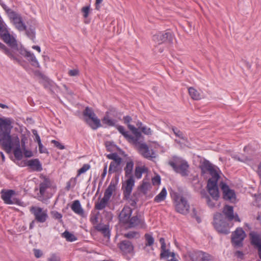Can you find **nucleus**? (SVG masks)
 I'll use <instances>...</instances> for the list:
<instances>
[{
    "instance_id": "1",
    "label": "nucleus",
    "mask_w": 261,
    "mask_h": 261,
    "mask_svg": "<svg viewBox=\"0 0 261 261\" xmlns=\"http://www.w3.org/2000/svg\"><path fill=\"white\" fill-rule=\"evenodd\" d=\"M0 144L3 149L7 153H10L13 148L14 156L17 160L22 158V152L20 145V140L18 136L16 134L11 135L10 134L6 133L0 134Z\"/></svg>"
},
{
    "instance_id": "2",
    "label": "nucleus",
    "mask_w": 261,
    "mask_h": 261,
    "mask_svg": "<svg viewBox=\"0 0 261 261\" xmlns=\"http://www.w3.org/2000/svg\"><path fill=\"white\" fill-rule=\"evenodd\" d=\"M169 165L173 168L176 172L180 174L182 176H186L189 175V166L186 161L174 156L172 160L169 161Z\"/></svg>"
},
{
    "instance_id": "3",
    "label": "nucleus",
    "mask_w": 261,
    "mask_h": 261,
    "mask_svg": "<svg viewBox=\"0 0 261 261\" xmlns=\"http://www.w3.org/2000/svg\"><path fill=\"white\" fill-rule=\"evenodd\" d=\"M214 226L218 232L226 234L230 232L229 224L226 222L223 215L221 213H217L214 217Z\"/></svg>"
},
{
    "instance_id": "4",
    "label": "nucleus",
    "mask_w": 261,
    "mask_h": 261,
    "mask_svg": "<svg viewBox=\"0 0 261 261\" xmlns=\"http://www.w3.org/2000/svg\"><path fill=\"white\" fill-rule=\"evenodd\" d=\"M108 159L113 160L110 165L109 174L121 172L122 168V159L117 153H113L107 155Z\"/></svg>"
},
{
    "instance_id": "5",
    "label": "nucleus",
    "mask_w": 261,
    "mask_h": 261,
    "mask_svg": "<svg viewBox=\"0 0 261 261\" xmlns=\"http://www.w3.org/2000/svg\"><path fill=\"white\" fill-rule=\"evenodd\" d=\"M84 116L88 117L86 122L93 129H96L101 126L100 120L96 117L92 109L86 107L83 112Z\"/></svg>"
},
{
    "instance_id": "6",
    "label": "nucleus",
    "mask_w": 261,
    "mask_h": 261,
    "mask_svg": "<svg viewBox=\"0 0 261 261\" xmlns=\"http://www.w3.org/2000/svg\"><path fill=\"white\" fill-rule=\"evenodd\" d=\"M174 204L176 211L182 214L188 213L190 205L187 200L182 196L175 194L174 197Z\"/></svg>"
},
{
    "instance_id": "7",
    "label": "nucleus",
    "mask_w": 261,
    "mask_h": 261,
    "mask_svg": "<svg viewBox=\"0 0 261 261\" xmlns=\"http://www.w3.org/2000/svg\"><path fill=\"white\" fill-rule=\"evenodd\" d=\"M200 168L202 174L209 173L212 176L211 178H220V175L217 170V167L207 160H204L200 163Z\"/></svg>"
},
{
    "instance_id": "8",
    "label": "nucleus",
    "mask_w": 261,
    "mask_h": 261,
    "mask_svg": "<svg viewBox=\"0 0 261 261\" xmlns=\"http://www.w3.org/2000/svg\"><path fill=\"white\" fill-rule=\"evenodd\" d=\"M30 211L38 222L44 223L48 217L47 210H43L40 207L32 206L30 207Z\"/></svg>"
},
{
    "instance_id": "9",
    "label": "nucleus",
    "mask_w": 261,
    "mask_h": 261,
    "mask_svg": "<svg viewBox=\"0 0 261 261\" xmlns=\"http://www.w3.org/2000/svg\"><path fill=\"white\" fill-rule=\"evenodd\" d=\"M40 178L42 180L39 184V193L38 194V199L43 201L46 194L47 190L51 186V181L48 177L41 175Z\"/></svg>"
},
{
    "instance_id": "10",
    "label": "nucleus",
    "mask_w": 261,
    "mask_h": 261,
    "mask_svg": "<svg viewBox=\"0 0 261 261\" xmlns=\"http://www.w3.org/2000/svg\"><path fill=\"white\" fill-rule=\"evenodd\" d=\"M219 178H210L207 181V188L209 194L216 202L218 200L220 195L217 186Z\"/></svg>"
},
{
    "instance_id": "11",
    "label": "nucleus",
    "mask_w": 261,
    "mask_h": 261,
    "mask_svg": "<svg viewBox=\"0 0 261 261\" xmlns=\"http://www.w3.org/2000/svg\"><path fill=\"white\" fill-rule=\"evenodd\" d=\"M135 146L140 153L144 158L150 159L156 157L155 152L152 149H150L146 144L138 141Z\"/></svg>"
},
{
    "instance_id": "12",
    "label": "nucleus",
    "mask_w": 261,
    "mask_h": 261,
    "mask_svg": "<svg viewBox=\"0 0 261 261\" xmlns=\"http://www.w3.org/2000/svg\"><path fill=\"white\" fill-rule=\"evenodd\" d=\"M128 128L132 132L135 137L133 136L128 131L126 130L122 135L128 141L135 145L141 137V134L134 125L128 124Z\"/></svg>"
},
{
    "instance_id": "13",
    "label": "nucleus",
    "mask_w": 261,
    "mask_h": 261,
    "mask_svg": "<svg viewBox=\"0 0 261 261\" xmlns=\"http://www.w3.org/2000/svg\"><path fill=\"white\" fill-rule=\"evenodd\" d=\"M173 39V35L170 32H160L152 37L153 41L158 44H161L166 41L172 43Z\"/></svg>"
},
{
    "instance_id": "14",
    "label": "nucleus",
    "mask_w": 261,
    "mask_h": 261,
    "mask_svg": "<svg viewBox=\"0 0 261 261\" xmlns=\"http://www.w3.org/2000/svg\"><path fill=\"white\" fill-rule=\"evenodd\" d=\"M188 254L191 261H213L211 255L202 251L190 252Z\"/></svg>"
},
{
    "instance_id": "15",
    "label": "nucleus",
    "mask_w": 261,
    "mask_h": 261,
    "mask_svg": "<svg viewBox=\"0 0 261 261\" xmlns=\"http://www.w3.org/2000/svg\"><path fill=\"white\" fill-rule=\"evenodd\" d=\"M246 237L244 231L240 228H237L232 234L231 241L235 247L242 246V242Z\"/></svg>"
},
{
    "instance_id": "16",
    "label": "nucleus",
    "mask_w": 261,
    "mask_h": 261,
    "mask_svg": "<svg viewBox=\"0 0 261 261\" xmlns=\"http://www.w3.org/2000/svg\"><path fill=\"white\" fill-rule=\"evenodd\" d=\"M1 198L4 202L8 204H19L20 201L16 198L12 199V196L14 195L15 191L12 190H3L1 192Z\"/></svg>"
},
{
    "instance_id": "17",
    "label": "nucleus",
    "mask_w": 261,
    "mask_h": 261,
    "mask_svg": "<svg viewBox=\"0 0 261 261\" xmlns=\"http://www.w3.org/2000/svg\"><path fill=\"white\" fill-rule=\"evenodd\" d=\"M117 113L115 109H110L107 112L102 119V123L109 126H116L117 121L112 118V117H116Z\"/></svg>"
},
{
    "instance_id": "18",
    "label": "nucleus",
    "mask_w": 261,
    "mask_h": 261,
    "mask_svg": "<svg viewBox=\"0 0 261 261\" xmlns=\"http://www.w3.org/2000/svg\"><path fill=\"white\" fill-rule=\"evenodd\" d=\"M220 187L223 191V198L225 200H229L231 202L235 201L236 194L233 190H231L229 187L223 182H221Z\"/></svg>"
},
{
    "instance_id": "19",
    "label": "nucleus",
    "mask_w": 261,
    "mask_h": 261,
    "mask_svg": "<svg viewBox=\"0 0 261 261\" xmlns=\"http://www.w3.org/2000/svg\"><path fill=\"white\" fill-rule=\"evenodd\" d=\"M12 121L10 118H0V134L6 133L10 134L11 129L12 128L11 124Z\"/></svg>"
},
{
    "instance_id": "20",
    "label": "nucleus",
    "mask_w": 261,
    "mask_h": 261,
    "mask_svg": "<svg viewBox=\"0 0 261 261\" xmlns=\"http://www.w3.org/2000/svg\"><path fill=\"white\" fill-rule=\"evenodd\" d=\"M132 213V208L128 206H125L119 214L120 221L124 224L127 223L130 218Z\"/></svg>"
},
{
    "instance_id": "21",
    "label": "nucleus",
    "mask_w": 261,
    "mask_h": 261,
    "mask_svg": "<svg viewBox=\"0 0 261 261\" xmlns=\"http://www.w3.org/2000/svg\"><path fill=\"white\" fill-rule=\"evenodd\" d=\"M251 243L258 250V255L261 259V236L254 232L250 233Z\"/></svg>"
},
{
    "instance_id": "22",
    "label": "nucleus",
    "mask_w": 261,
    "mask_h": 261,
    "mask_svg": "<svg viewBox=\"0 0 261 261\" xmlns=\"http://www.w3.org/2000/svg\"><path fill=\"white\" fill-rule=\"evenodd\" d=\"M135 180L132 176H130L129 178L126 180L125 184L124 185V189L123 194L124 197L127 199L129 197L130 194L132 191L133 188L134 186Z\"/></svg>"
},
{
    "instance_id": "23",
    "label": "nucleus",
    "mask_w": 261,
    "mask_h": 261,
    "mask_svg": "<svg viewBox=\"0 0 261 261\" xmlns=\"http://www.w3.org/2000/svg\"><path fill=\"white\" fill-rule=\"evenodd\" d=\"M0 35L4 41L7 44L10 46L16 45V43L14 38L10 35L7 29L3 33H0Z\"/></svg>"
},
{
    "instance_id": "24",
    "label": "nucleus",
    "mask_w": 261,
    "mask_h": 261,
    "mask_svg": "<svg viewBox=\"0 0 261 261\" xmlns=\"http://www.w3.org/2000/svg\"><path fill=\"white\" fill-rule=\"evenodd\" d=\"M223 213L228 219V220H232L234 219L236 221H240V220L237 215L235 216H234L232 206L225 205V206L223 208Z\"/></svg>"
},
{
    "instance_id": "25",
    "label": "nucleus",
    "mask_w": 261,
    "mask_h": 261,
    "mask_svg": "<svg viewBox=\"0 0 261 261\" xmlns=\"http://www.w3.org/2000/svg\"><path fill=\"white\" fill-rule=\"evenodd\" d=\"M21 54L30 61L32 65L36 67H40L39 63L33 53L28 50H23L21 51Z\"/></svg>"
},
{
    "instance_id": "26",
    "label": "nucleus",
    "mask_w": 261,
    "mask_h": 261,
    "mask_svg": "<svg viewBox=\"0 0 261 261\" xmlns=\"http://www.w3.org/2000/svg\"><path fill=\"white\" fill-rule=\"evenodd\" d=\"M119 248L124 253H131L133 252L134 246L132 243L128 241H123L119 244Z\"/></svg>"
},
{
    "instance_id": "27",
    "label": "nucleus",
    "mask_w": 261,
    "mask_h": 261,
    "mask_svg": "<svg viewBox=\"0 0 261 261\" xmlns=\"http://www.w3.org/2000/svg\"><path fill=\"white\" fill-rule=\"evenodd\" d=\"M11 22L20 31L25 30L26 25L22 17H11Z\"/></svg>"
},
{
    "instance_id": "28",
    "label": "nucleus",
    "mask_w": 261,
    "mask_h": 261,
    "mask_svg": "<svg viewBox=\"0 0 261 261\" xmlns=\"http://www.w3.org/2000/svg\"><path fill=\"white\" fill-rule=\"evenodd\" d=\"M171 257L172 261H178V259L175 257V253L174 252L171 251L169 249L166 247L161 249L160 258L161 259H167Z\"/></svg>"
},
{
    "instance_id": "29",
    "label": "nucleus",
    "mask_w": 261,
    "mask_h": 261,
    "mask_svg": "<svg viewBox=\"0 0 261 261\" xmlns=\"http://www.w3.org/2000/svg\"><path fill=\"white\" fill-rule=\"evenodd\" d=\"M95 229L100 232L103 236L109 238L110 236L109 226L106 224H98L95 227Z\"/></svg>"
},
{
    "instance_id": "30",
    "label": "nucleus",
    "mask_w": 261,
    "mask_h": 261,
    "mask_svg": "<svg viewBox=\"0 0 261 261\" xmlns=\"http://www.w3.org/2000/svg\"><path fill=\"white\" fill-rule=\"evenodd\" d=\"M71 210L76 214L83 216L84 214V210L82 208L79 200H75L71 206Z\"/></svg>"
},
{
    "instance_id": "31",
    "label": "nucleus",
    "mask_w": 261,
    "mask_h": 261,
    "mask_svg": "<svg viewBox=\"0 0 261 261\" xmlns=\"http://www.w3.org/2000/svg\"><path fill=\"white\" fill-rule=\"evenodd\" d=\"M115 190L116 185L114 182H111L105 192L103 197L108 199V200H110L111 196L112 195L113 193L115 191Z\"/></svg>"
},
{
    "instance_id": "32",
    "label": "nucleus",
    "mask_w": 261,
    "mask_h": 261,
    "mask_svg": "<svg viewBox=\"0 0 261 261\" xmlns=\"http://www.w3.org/2000/svg\"><path fill=\"white\" fill-rule=\"evenodd\" d=\"M189 95L194 100H199L201 99L200 93L193 87H190L188 89Z\"/></svg>"
},
{
    "instance_id": "33",
    "label": "nucleus",
    "mask_w": 261,
    "mask_h": 261,
    "mask_svg": "<svg viewBox=\"0 0 261 261\" xmlns=\"http://www.w3.org/2000/svg\"><path fill=\"white\" fill-rule=\"evenodd\" d=\"M142 220L137 216H134L129 219L128 222L125 224L128 227H133L142 223Z\"/></svg>"
},
{
    "instance_id": "34",
    "label": "nucleus",
    "mask_w": 261,
    "mask_h": 261,
    "mask_svg": "<svg viewBox=\"0 0 261 261\" xmlns=\"http://www.w3.org/2000/svg\"><path fill=\"white\" fill-rule=\"evenodd\" d=\"M109 200L103 197L101 199L98 200L95 203V208L97 210H102L105 208L108 203Z\"/></svg>"
},
{
    "instance_id": "35",
    "label": "nucleus",
    "mask_w": 261,
    "mask_h": 261,
    "mask_svg": "<svg viewBox=\"0 0 261 261\" xmlns=\"http://www.w3.org/2000/svg\"><path fill=\"white\" fill-rule=\"evenodd\" d=\"M28 165L36 171H41L42 166L37 159L31 160L28 162Z\"/></svg>"
},
{
    "instance_id": "36",
    "label": "nucleus",
    "mask_w": 261,
    "mask_h": 261,
    "mask_svg": "<svg viewBox=\"0 0 261 261\" xmlns=\"http://www.w3.org/2000/svg\"><path fill=\"white\" fill-rule=\"evenodd\" d=\"M151 188V185L150 182L147 181H143L140 186V190L144 195H146L148 192L150 191Z\"/></svg>"
},
{
    "instance_id": "37",
    "label": "nucleus",
    "mask_w": 261,
    "mask_h": 261,
    "mask_svg": "<svg viewBox=\"0 0 261 261\" xmlns=\"http://www.w3.org/2000/svg\"><path fill=\"white\" fill-rule=\"evenodd\" d=\"M167 195V191L165 188H163L161 192L155 196L154 201L156 202H160L163 201Z\"/></svg>"
},
{
    "instance_id": "38",
    "label": "nucleus",
    "mask_w": 261,
    "mask_h": 261,
    "mask_svg": "<svg viewBox=\"0 0 261 261\" xmlns=\"http://www.w3.org/2000/svg\"><path fill=\"white\" fill-rule=\"evenodd\" d=\"M144 238L145 239V248L147 246H151L153 245L154 244V239L150 234H145Z\"/></svg>"
},
{
    "instance_id": "39",
    "label": "nucleus",
    "mask_w": 261,
    "mask_h": 261,
    "mask_svg": "<svg viewBox=\"0 0 261 261\" xmlns=\"http://www.w3.org/2000/svg\"><path fill=\"white\" fill-rule=\"evenodd\" d=\"M134 167V163L132 161L127 162L125 167L124 168V171L125 172L126 176H132V172Z\"/></svg>"
},
{
    "instance_id": "40",
    "label": "nucleus",
    "mask_w": 261,
    "mask_h": 261,
    "mask_svg": "<svg viewBox=\"0 0 261 261\" xmlns=\"http://www.w3.org/2000/svg\"><path fill=\"white\" fill-rule=\"evenodd\" d=\"M124 237L126 238L132 239L134 238H139L140 237V234L139 232L137 231H132L124 233Z\"/></svg>"
},
{
    "instance_id": "41",
    "label": "nucleus",
    "mask_w": 261,
    "mask_h": 261,
    "mask_svg": "<svg viewBox=\"0 0 261 261\" xmlns=\"http://www.w3.org/2000/svg\"><path fill=\"white\" fill-rule=\"evenodd\" d=\"M62 237L65 238L67 241L72 242L76 240L75 236L67 231H65L62 233Z\"/></svg>"
},
{
    "instance_id": "42",
    "label": "nucleus",
    "mask_w": 261,
    "mask_h": 261,
    "mask_svg": "<svg viewBox=\"0 0 261 261\" xmlns=\"http://www.w3.org/2000/svg\"><path fill=\"white\" fill-rule=\"evenodd\" d=\"M3 8L5 10L7 13V14L10 16H19V15L16 13V12L8 8L7 6L4 5L3 6Z\"/></svg>"
},
{
    "instance_id": "43",
    "label": "nucleus",
    "mask_w": 261,
    "mask_h": 261,
    "mask_svg": "<svg viewBox=\"0 0 261 261\" xmlns=\"http://www.w3.org/2000/svg\"><path fill=\"white\" fill-rule=\"evenodd\" d=\"M107 150L109 151H113L115 150L116 146L113 142L107 141L105 143Z\"/></svg>"
},
{
    "instance_id": "44",
    "label": "nucleus",
    "mask_w": 261,
    "mask_h": 261,
    "mask_svg": "<svg viewBox=\"0 0 261 261\" xmlns=\"http://www.w3.org/2000/svg\"><path fill=\"white\" fill-rule=\"evenodd\" d=\"M26 34L33 41L35 38V32L34 29H30L26 31Z\"/></svg>"
},
{
    "instance_id": "45",
    "label": "nucleus",
    "mask_w": 261,
    "mask_h": 261,
    "mask_svg": "<svg viewBox=\"0 0 261 261\" xmlns=\"http://www.w3.org/2000/svg\"><path fill=\"white\" fill-rule=\"evenodd\" d=\"M28 137L24 135H22L21 136V142H20V144L21 143V150L26 148L25 144L28 143Z\"/></svg>"
},
{
    "instance_id": "46",
    "label": "nucleus",
    "mask_w": 261,
    "mask_h": 261,
    "mask_svg": "<svg viewBox=\"0 0 261 261\" xmlns=\"http://www.w3.org/2000/svg\"><path fill=\"white\" fill-rule=\"evenodd\" d=\"M172 130H173L174 134L177 137H179V138H180L182 140H185V138L184 136V134L180 130H179V129H178L177 128H175V127H172Z\"/></svg>"
},
{
    "instance_id": "47",
    "label": "nucleus",
    "mask_w": 261,
    "mask_h": 261,
    "mask_svg": "<svg viewBox=\"0 0 261 261\" xmlns=\"http://www.w3.org/2000/svg\"><path fill=\"white\" fill-rule=\"evenodd\" d=\"M143 172V169L140 167H137L135 169V176L137 178H140L142 176V173Z\"/></svg>"
},
{
    "instance_id": "48",
    "label": "nucleus",
    "mask_w": 261,
    "mask_h": 261,
    "mask_svg": "<svg viewBox=\"0 0 261 261\" xmlns=\"http://www.w3.org/2000/svg\"><path fill=\"white\" fill-rule=\"evenodd\" d=\"M51 216L57 220H59L60 222H62V215L61 214L58 213L57 211H52L50 213Z\"/></svg>"
},
{
    "instance_id": "49",
    "label": "nucleus",
    "mask_w": 261,
    "mask_h": 261,
    "mask_svg": "<svg viewBox=\"0 0 261 261\" xmlns=\"http://www.w3.org/2000/svg\"><path fill=\"white\" fill-rule=\"evenodd\" d=\"M140 130L142 131V132L146 135H151L152 134V130L149 127H147L145 126H143L140 129Z\"/></svg>"
},
{
    "instance_id": "50",
    "label": "nucleus",
    "mask_w": 261,
    "mask_h": 261,
    "mask_svg": "<svg viewBox=\"0 0 261 261\" xmlns=\"http://www.w3.org/2000/svg\"><path fill=\"white\" fill-rule=\"evenodd\" d=\"M90 168V166L89 164H84L83 166L78 170L77 175H80L81 174L85 173Z\"/></svg>"
},
{
    "instance_id": "51",
    "label": "nucleus",
    "mask_w": 261,
    "mask_h": 261,
    "mask_svg": "<svg viewBox=\"0 0 261 261\" xmlns=\"http://www.w3.org/2000/svg\"><path fill=\"white\" fill-rule=\"evenodd\" d=\"M63 93L69 95H72V92L68 89L67 87L65 85H63L62 87H58Z\"/></svg>"
},
{
    "instance_id": "52",
    "label": "nucleus",
    "mask_w": 261,
    "mask_h": 261,
    "mask_svg": "<svg viewBox=\"0 0 261 261\" xmlns=\"http://www.w3.org/2000/svg\"><path fill=\"white\" fill-rule=\"evenodd\" d=\"M90 10V6H87L82 8V12L83 13V16H88Z\"/></svg>"
},
{
    "instance_id": "53",
    "label": "nucleus",
    "mask_w": 261,
    "mask_h": 261,
    "mask_svg": "<svg viewBox=\"0 0 261 261\" xmlns=\"http://www.w3.org/2000/svg\"><path fill=\"white\" fill-rule=\"evenodd\" d=\"M48 261H61L59 256L56 254H52L47 259Z\"/></svg>"
},
{
    "instance_id": "54",
    "label": "nucleus",
    "mask_w": 261,
    "mask_h": 261,
    "mask_svg": "<svg viewBox=\"0 0 261 261\" xmlns=\"http://www.w3.org/2000/svg\"><path fill=\"white\" fill-rule=\"evenodd\" d=\"M76 179H71L67 184L66 189L67 190H69L71 186H74L75 185Z\"/></svg>"
},
{
    "instance_id": "55",
    "label": "nucleus",
    "mask_w": 261,
    "mask_h": 261,
    "mask_svg": "<svg viewBox=\"0 0 261 261\" xmlns=\"http://www.w3.org/2000/svg\"><path fill=\"white\" fill-rule=\"evenodd\" d=\"M51 143L54 144L56 147L60 149H65V146L57 141L53 140L51 141Z\"/></svg>"
},
{
    "instance_id": "56",
    "label": "nucleus",
    "mask_w": 261,
    "mask_h": 261,
    "mask_svg": "<svg viewBox=\"0 0 261 261\" xmlns=\"http://www.w3.org/2000/svg\"><path fill=\"white\" fill-rule=\"evenodd\" d=\"M23 150L24 155L26 158H31L33 155V152L30 150H27L26 148L21 149Z\"/></svg>"
},
{
    "instance_id": "57",
    "label": "nucleus",
    "mask_w": 261,
    "mask_h": 261,
    "mask_svg": "<svg viewBox=\"0 0 261 261\" xmlns=\"http://www.w3.org/2000/svg\"><path fill=\"white\" fill-rule=\"evenodd\" d=\"M34 255L36 258H39L43 255V253L41 250L37 249H34L33 250Z\"/></svg>"
},
{
    "instance_id": "58",
    "label": "nucleus",
    "mask_w": 261,
    "mask_h": 261,
    "mask_svg": "<svg viewBox=\"0 0 261 261\" xmlns=\"http://www.w3.org/2000/svg\"><path fill=\"white\" fill-rule=\"evenodd\" d=\"M68 74L71 76H77L79 74V70L77 69L70 70Z\"/></svg>"
},
{
    "instance_id": "59",
    "label": "nucleus",
    "mask_w": 261,
    "mask_h": 261,
    "mask_svg": "<svg viewBox=\"0 0 261 261\" xmlns=\"http://www.w3.org/2000/svg\"><path fill=\"white\" fill-rule=\"evenodd\" d=\"M152 182L153 185H158L160 184L161 178L159 176H156L152 178Z\"/></svg>"
},
{
    "instance_id": "60",
    "label": "nucleus",
    "mask_w": 261,
    "mask_h": 261,
    "mask_svg": "<svg viewBox=\"0 0 261 261\" xmlns=\"http://www.w3.org/2000/svg\"><path fill=\"white\" fill-rule=\"evenodd\" d=\"M206 202L208 205L211 207H214L215 206L216 203L213 202L208 196L206 197Z\"/></svg>"
},
{
    "instance_id": "61",
    "label": "nucleus",
    "mask_w": 261,
    "mask_h": 261,
    "mask_svg": "<svg viewBox=\"0 0 261 261\" xmlns=\"http://www.w3.org/2000/svg\"><path fill=\"white\" fill-rule=\"evenodd\" d=\"M255 203L257 206H261V193L256 196Z\"/></svg>"
},
{
    "instance_id": "62",
    "label": "nucleus",
    "mask_w": 261,
    "mask_h": 261,
    "mask_svg": "<svg viewBox=\"0 0 261 261\" xmlns=\"http://www.w3.org/2000/svg\"><path fill=\"white\" fill-rule=\"evenodd\" d=\"M6 29V24L0 17V33H3Z\"/></svg>"
},
{
    "instance_id": "63",
    "label": "nucleus",
    "mask_w": 261,
    "mask_h": 261,
    "mask_svg": "<svg viewBox=\"0 0 261 261\" xmlns=\"http://www.w3.org/2000/svg\"><path fill=\"white\" fill-rule=\"evenodd\" d=\"M39 146V150L40 153H45L46 152V149L44 147L43 145L41 143V142L40 141V143H38Z\"/></svg>"
},
{
    "instance_id": "64",
    "label": "nucleus",
    "mask_w": 261,
    "mask_h": 261,
    "mask_svg": "<svg viewBox=\"0 0 261 261\" xmlns=\"http://www.w3.org/2000/svg\"><path fill=\"white\" fill-rule=\"evenodd\" d=\"M234 255L238 258L242 259L244 254L242 251H237L234 253Z\"/></svg>"
}]
</instances>
